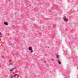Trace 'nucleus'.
<instances>
[{
	"instance_id": "f257e3e1",
	"label": "nucleus",
	"mask_w": 78,
	"mask_h": 78,
	"mask_svg": "<svg viewBox=\"0 0 78 78\" xmlns=\"http://www.w3.org/2000/svg\"><path fill=\"white\" fill-rule=\"evenodd\" d=\"M29 50H30L31 52V53H33V52H34V51L33 50V49H32V47H29Z\"/></svg>"
},
{
	"instance_id": "f03ea898",
	"label": "nucleus",
	"mask_w": 78,
	"mask_h": 78,
	"mask_svg": "<svg viewBox=\"0 0 78 78\" xmlns=\"http://www.w3.org/2000/svg\"><path fill=\"white\" fill-rule=\"evenodd\" d=\"M63 20L64 21H65V22H67V21H68V20H69L68 19L66 18L65 17H63Z\"/></svg>"
},
{
	"instance_id": "7ed1b4c3",
	"label": "nucleus",
	"mask_w": 78,
	"mask_h": 78,
	"mask_svg": "<svg viewBox=\"0 0 78 78\" xmlns=\"http://www.w3.org/2000/svg\"><path fill=\"white\" fill-rule=\"evenodd\" d=\"M4 24L5 25L8 26V22H4Z\"/></svg>"
},
{
	"instance_id": "20e7f679",
	"label": "nucleus",
	"mask_w": 78,
	"mask_h": 78,
	"mask_svg": "<svg viewBox=\"0 0 78 78\" xmlns=\"http://www.w3.org/2000/svg\"><path fill=\"white\" fill-rule=\"evenodd\" d=\"M56 55L57 58H59V55H58V54L56 53Z\"/></svg>"
},
{
	"instance_id": "39448f33",
	"label": "nucleus",
	"mask_w": 78,
	"mask_h": 78,
	"mask_svg": "<svg viewBox=\"0 0 78 78\" xmlns=\"http://www.w3.org/2000/svg\"><path fill=\"white\" fill-rule=\"evenodd\" d=\"M58 61L59 64H61V62H60V61Z\"/></svg>"
},
{
	"instance_id": "423d86ee",
	"label": "nucleus",
	"mask_w": 78,
	"mask_h": 78,
	"mask_svg": "<svg viewBox=\"0 0 78 78\" xmlns=\"http://www.w3.org/2000/svg\"><path fill=\"white\" fill-rule=\"evenodd\" d=\"M13 70H14V69H13V68H12V69H11V70H10V71H11V72H12V71Z\"/></svg>"
},
{
	"instance_id": "0eeeda50",
	"label": "nucleus",
	"mask_w": 78,
	"mask_h": 78,
	"mask_svg": "<svg viewBox=\"0 0 78 78\" xmlns=\"http://www.w3.org/2000/svg\"><path fill=\"white\" fill-rule=\"evenodd\" d=\"M0 37H3V36H1L0 35Z\"/></svg>"
},
{
	"instance_id": "6e6552de",
	"label": "nucleus",
	"mask_w": 78,
	"mask_h": 78,
	"mask_svg": "<svg viewBox=\"0 0 78 78\" xmlns=\"http://www.w3.org/2000/svg\"><path fill=\"white\" fill-rule=\"evenodd\" d=\"M14 78L13 76H12L11 77V78Z\"/></svg>"
},
{
	"instance_id": "1a4fd4ad",
	"label": "nucleus",
	"mask_w": 78,
	"mask_h": 78,
	"mask_svg": "<svg viewBox=\"0 0 78 78\" xmlns=\"http://www.w3.org/2000/svg\"><path fill=\"white\" fill-rule=\"evenodd\" d=\"M2 35V34H0V35Z\"/></svg>"
},
{
	"instance_id": "9d476101",
	"label": "nucleus",
	"mask_w": 78,
	"mask_h": 78,
	"mask_svg": "<svg viewBox=\"0 0 78 78\" xmlns=\"http://www.w3.org/2000/svg\"><path fill=\"white\" fill-rule=\"evenodd\" d=\"M15 76H16V75H17V74H15Z\"/></svg>"
},
{
	"instance_id": "9b49d317",
	"label": "nucleus",
	"mask_w": 78,
	"mask_h": 78,
	"mask_svg": "<svg viewBox=\"0 0 78 78\" xmlns=\"http://www.w3.org/2000/svg\"><path fill=\"white\" fill-rule=\"evenodd\" d=\"M77 69L78 70V68H77Z\"/></svg>"
},
{
	"instance_id": "f8f14e48",
	"label": "nucleus",
	"mask_w": 78,
	"mask_h": 78,
	"mask_svg": "<svg viewBox=\"0 0 78 78\" xmlns=\"http://www.w3.org/2000/svg\"><path fill=\"white\" fill-rule=\"evenodd\" d=\"M18 77H19V76H18Z\"/></svg>"
}]
</instances>
